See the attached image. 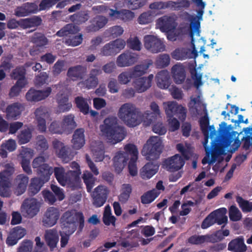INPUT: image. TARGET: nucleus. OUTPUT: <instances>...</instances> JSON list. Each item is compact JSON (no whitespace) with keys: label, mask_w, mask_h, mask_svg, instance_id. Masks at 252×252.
Instances as JSON below:
<instances>
[{"label":"nucleus","mask_w":252,"mask_h":252,"mask_svg":"<svg viewBox=\"0 0 252 252\" xmlns=\"http://www.w3.org/2000/svg\"><path fill=\"white\" fill-rule=\"evenodd\" d=\"M137 21L140 25H146L153 21V16L150 11L143 12L138 18Z\"/></svg>","instance_id":"54"},{"label":"nucleus","mask_w":252,"mask_h":252,"mask_svg":"<svg viewBox=\"0 0 252 252\" xmlns=\"http://www.w3.org/2000/svg\"><path fill=\"white\" fill-rule=\"evenodd\" d=\"M78 31L77 27L72 24H68L58 31L56 35L59 37L67 36L70 34H74Z\"/></svg>","instance_id":"41"},{"label":"nucleus","mask_w":252,"mask_h":252,"mask_svg":"<svg viewBox=\"0 0 252 252\" xmlns=\"http://www.w3.org/2000/svg\"><path fill=\"white\" fill-rule=\"evenodd\" d=\"M133 86L138 93H142L150 88L149 84L147 83L144 77L136 79L133 82Z\"/></svg>","instance_id":"49"},{"label":"nucleus","mask_w":252,"mask_h":252,"mask_svg":"<svg viewBox=\"0 0 252 252\" xmlns=\"http://www.w3.org/2000/svg\"><path fill=\"white\" fill-rule=\"evenodd\" d=\"M35 119L37 123V129L40 132H44L46 130L45 119L49 117L47 109L43 106L37 108L34 112Z\"/></svg>","instance_id":"17"},{"label":"nucleus","mask_w":252,"mask_h":252,"mask_svg":"<svg viewBox=\"0 0 252 252\" xmlns=\"http://www.w3.org/2000/svg\"><path fill=\"white\" fill-rule=\"evenodd\" d=\"M85 130L83 128L76 129L73 134L71 140L73 148L79 150L84 146L85 144Z\"/></svg>","instance_id":"23"},{"label":"nucleus","mask_w":252,"mask_h":252,"mask_svg":"<svg viewBox=\"0 0 252 252\" xmlns=\"http://www.w3.org/2000/svg\"><path fill=\"white\" fill-rule=\"evenodd\" d=\"M118 115L129 127H133L140 124V111L131 103L123 104L119 109Z\"/></svg>","instance_id":"4"},{"label":"nucleus","mask_w":252,"mask_h":252,"mask_svg":"<svg viewBox=\"0 0 252 252\" xmlns=\"http://www.w3.org/2000/svg\"><path fill=\"white\" fill-rule=\"evenodd\" d=\"M53 172L57 180L59 183L62 186H65L67 184V182L69 180L67 179L66 173L63 167H55L53 169Z\"/></svg>","instance_id":"34"},{"label":"nucleus","mask_w":252,"mask_h":252,"mask_svg":"<svg viewBox=\"0 0 252 252\" xmlns=\"http://www.w3.org/2000/svg\"><path fill=\"white\" fill-rule=\"evenodd\" d=\"M151 63L140 64L135 66L132 70L130 71L133 78L140 77L144 75L149 68Z\"/></svg>","instance_id":"44"},{"label":"nucleus","mask_w":252,"mask_h":252,"mask_svg":"<svg viewBox=\"0 0 252 252\" xmlns=\"http://www.w3.org/2000/svg\"><path fill=\"white\" fill-rule=\"evenodd\" d=\"M31 41L38 47H43L48 43V40L45 35L39 32H35L31 36Z\"/></svg>","instance_id":"36"},{"label":"nucleus","mask_w":252,"mask_h":252,"mask_svg":"<svg viewBox=\"0 0 252 252\" xmlns=\"http://www.w3.org/2000/svg\"><path fill=\"white\" fill-rule=\"evenodd\" d=\"M109 190L104 186H98L95 188L91 195L93 198V204L95 207H100L105 203Z\"/></svg>","instance_id":"12"},{"label":"nucleus","mask_w":252,"mask_h":252,"mask_svg":"<svg viewBox=\"0 0 252 252\" xmlns=\"http://www.w3.org/2000/svg\"><path fill=\"white\" fill-rule=\"evenodd\" d=\"M40 207V204L36 199L30 198L23 201L20 210L24 217L31 219L37 214Z\"/></svg>","instance_id":"7"},{"label":"nucleus","mask_w":252,"mask_h":252,"mask_svg":"<svg viewBox=\"0 0 252 252\" xmlns=\"http://www.w3.org/2000/svg\"><path fill=\"white\" fill-rule=\"evenodd\" d=\"M45 240L50 250L53 251L57 247L59 241V235L57 230L52 229L46 230L45 233Z\"/></svg>","instance_id":"28"},{"label":"nucleus","mask_w":252,"mask_h":252,"mask_svg":"<svg viewBox=\"0 0 252 252\" xmlns=\"http://www.w3.org/2000/svg\"><path fill=\"white\" fill-rule=\"evenodd\" d=\"M185 163V159L179 154H176L165 159L162 162V167L169 172H174L180 170Z\"/></svg>","instance_id":"10"},{"label":"nucleus","mask_w":252,"mask_h":252,"mask_svg":"<svg viewBox=\"0 0 252 252\" xmlns=\"http://www.w3.org/2000/svg\"><path fill=\"white\" fill-rule=\"evenodd\" d=\"M116 117H109L100 125L101 132L107 138L116 143L122 141L125 137L126 131L124 126H120Z\"/></svg>","instance_id":"2"},{"label":"nucleus","mask_w":252,"mask_h":252,"mask_svg":"<svg viewBox=\"0 0 252 252\" xmlns=\"http://www.w3.org/2000/svg\"><path fill=\"white\" fill-rule=\"evenodd\" d=\"M162 140L158 136L150 137L142 150L143 155L149 160L158 159L162 153Z\"/></svg>","instance_id":"5"},{"label":"nucleus","mask_w":252,"mask_h":252,"mask_svg":"<svg viewBox=\"0 0 252 252\" xmlns=\"http://www.w3.org/2000/svg\"><path fill=\"white\" fill-rule=\"evenodd\" d=\"M157 26L161 32H167L175 29L177 24L173 16L164 15L157 20Z\"/></svg>","instance_id":"15"},{"label":"nucleus","mask_w":252,"mask_h":252,"mask_svg":"<svg viewBox=\"0 0 252 252\" xmlns=\"http://www.w3.org/2000/svg\"><path fill=\"white\" fill-rule=\"evenodd\" d=\"M61 0H41L39 4L40 11L47 10Z\"/></svg>","instance_id":"59"},{"label":"nucleus","mask_w":252,"mask_h":252,"mask_svg":"<svg viewBox=\"0 0 252 252\" xmlns=\"http://www.w3.org/2000/svg\"><path fill=\"white\" fill-rule=\"evenodd\" d=\"M32 137V132L29 128L20 131L17 136L18 142L20 145L25 144L31 140Z\"/></svg>","instance_id":"47"},{"label":"nucleus","mask_w":252,"mask_h":252,"mask_svg":"<svg viewBox=\"0 0 252 252\" xmlns=\"http://www.w3.org/2000/svg\"><path fill=\"white\" fill-rule=\"evenodd\" d=\"M35 6L33 3H27L24 5L18 7L15 10V14L18 17L27 16L34 11L32 9Z\"/></svg>","instance_id":"35"},{"label":"nucleus","mask_w":252,"mask_h":252,"mask_svg":"<svg viewBox=\"0 0 252 252\" xmlns=\"http://www.w3.org/2000/svg\"><path fill=\"white\" fill-rule=\"evenodd\" d=\"M228 250L232 252H245L247 248L242 236L232 240L228 245Z\"/></svg>","instance_id":"24"},{"label":"nucleus","mask_w":252,"mask_h":252,"mask_svg":"<svg viewBox=\"0 0 252 252\" xmlns=\"http://www.w3.org/2000/svg\"><path fill=\"white\" fill-rule=\"evenodd\" d=\"M14 172V168L9 166L0 172V196L2 197L10 196L11 179Z\"/></svg>","instance_id":"6"},{"label":"nucleus","mask_w":252,"mask_h":252,"mask_svg":"<svg viewBox=\"0 0 252 252\" xmlns=\"http://www.w3.org/2000/svg\"><path fill=\"white\" fill-rule=\"evenodd\" d=\"M166 114L170 119L176 116L181 120H185L186 118L187 110L181 105L175 101L168 102L165 106Z\"/></svg>","instance_id":"9"},{"label":"nucleus","mask_w":252,"mask_h":252,"mask_svg":"<svg viewBox=\"0 0 252 252\" xmlns=\"http://www.w3.org/2000/svg\"><path fill=\"white\" fill-rule=\"evenodd\" d=\"M41 18L34 16L32 18H28L20 20V27L24 29L36 27L41 24Z\"/></svg>","instance_id":"31"},{"label":"nucleus","mask_w":252,"mask_h":252,"mask_svg":"<svg viewBox=\"0 0 252 252\" xmlns=\"http://www.w3.org/2000/svg\"><path fill=\"white\" fill-rule=\"evenodd\" d=\"M29 181V177L23 174L18 175L14 180V191L17 196L23 194L26 190Z\"/></svg>","instance_id":"18"},{"label":"nucleus","mask_w":252,"mask_h":252,"mask_svg":"<svg viewBox=\"0 0 252 252\" xmlns=\"http://www.w3.org/2000/svg\"><path fill=\"white\" fill-rule=\"evenodd\" d=\"M49 130L52 133L62 134L65 129L62 124L61 125L59 122L53 121L49 126Z\"/></svg>","instance_id":"58"},{"label":"nucleus","mask_w":252,"mask_h":252,"mask_svg":"<svg viewBox=\"0 0 252 252\" xmlns=\"http://www.w3.org/2000/svg\"><path fill=\"white\" fill-rule=\"evenodd\" d=\"M231 128V125L227 126V124L222 122L220 125L219 132L220 136L212 142L211 147L207 146L209 139V131L203 133L205 138L203 145L205 149L206 154L208 157L212 155V161H216L220 155L223 154L224 149L230 146V151L233 153L238 150L241 145V141L238 136L236 131L229 132Z\"/></svg>","instance_id":"1"},{"label":"nucleus","mask_w":252,"mask_h":252,"mask_svg":"<svg viewBox=\"0 0 252 252\" xmlns=\"http://www.w3.org/2000/svg\"><path fill=\"white\" fill-rule=\"evenodd\" d=\"M33 242L31 240H26L23 242L21 246L18 248L17 252H31Z\"/></svg>","instance_id":"64"},{"label":"nucleus","mask_w":252,"mask_h":252,"mask_svg":"<svg viewBox=\"0 0 252 252\" xmlns=\"http://www.w3.org/2000/svg\"><path fill=\"white\" fill-rule=\"evenodd\" d=\"M138 58L139 55L137 54L126 51L118 57L116 63L119 67L129 66L137 62Z\"/></svg>","instance_id":"16"},{"label":"nucleus","mask_w":252,"mask_h":252,"mask_svg":"<svg viewBox=\"0 0 252 252\" xmlns=\"http://www.w3.org/2000/svg\"><path fill=\"white\" fill-rule=\"evenodd\" d=\"M215 211H217L216 218H215V223L219 225L226 223L228 219L227 217L224 215L226 212V209L224 208H222Z\"/></svg>","instance_id":"51"},{"label":"nucleus","mask_w":252,"mask_h":252,"mask_svg":"<svg viewBox=\"0 0 252 252\" xmlns=\"http://www.w3.org/2000/svg\"><path fill=\"white\" fill-rule=\"evenodd\" d=\"M156 80L158 86L163 89L168 88L170 85V75L166 70H162L156 75Z\"/></svg>","instance_id":"27"},{"label":"nucleus","mask_w":252,"mask_h":252,"mask_svg":"<svg viewBox=\"0 0 252 252\" xmlns=\"http://www.w3.org/2000/svg\"><path fill=\"white\" fill-rule=\"evenodd\" d=\"M108 19L104 16L98 15L90 20V24L86 27L88 32H95L103 28L107 23Z\"/></svg>","instance_id":"20"},{"label":"nucleus","mask_w":252,"mask_h":252,"mask_svg":"<svg viewBox=\"0 0 252 252\" xmlns=\"http://www.w3.org/2000/svg\"><path fill=\"white\" fill-rule=\"evenodd\" d=\"M87 73V67L81 65H77L68 68L67 76L75 81L81 80L85 76Z\"/></svg>","instance_id":"22"},{"label":"nucleus","mask_w":252,"mask_h":252,"mask_svg":"<svg viewBox=\"0 0 252 252\" xmlns=\"http://www.w3.org/2000/svg\"><path fill=\"white\" fill-rule=\"evenodd\" d=\"M109 16L113 19H120L124 22H127L133 19L134 13L127 9H123L121 10H117L110 9Z\"/></svg>","instance_id":"19"},{"label":"nucleus","mask_w":252,"mask_h":252,"mask_svg":"<svg viewBox=\"0 0 252 252\" xmlns=\"http://www.w3.org/2000/svg\"><path fill=\"white\" fill-rule=\"evenodd\" d=\"M58 109L60 113L68 111L72 107V104L68 101V97L62 94L57 96Z\"/></svg>","instance_id":"29"},{"label":"nucleus","mask_w":252,"mask_h":252,"mask_svg":"<svg viewBox=\"0 0 252 252\" xmlns=\"http://www.w3.org/2000/svg\"><path fill=\"white\" fill-rule=\"evenodd\" d=\"M159 165L154 162L147 163L140 171V177L144 180L152 178L158 171Z\"/></svg>","instance_id":"21"},{"label":"nucleus","mask_w":252,"mask_h":252,"mask_svg":"<svg viewBox=\"0 0 252 252\" xmlns=\"http://www.w3.org/2000/svg\"><path fill=\"white\" fill-rule=\"evenodd\" d=\"M52 92L51 87H47L43 90H36L31 88L26 94V98L28 101L38 102L48 97Z\"/></svg>","instance_id":"14"},{"label":"nucleus","mask_w":252,"mask_h":252,"mask_svg":"<svg viewBox=\"0 0 252 252\" xmlns=\"http://www.w3.org/2000/svg\"><path fill=\"white\" fill-rule=\"evenodd\" d=\"M7 119H16L21 114L20 107L18 103H13L9 105L6 109Z\"/></svg>","instance_id":"43"},{"label":"nucleus","mask_w":252,"mask_h":252,"mask_svg":"<svg viewBox=\"0 0 252 252\" xmlns=\"http://www.w3.org/2000/svg\"><path fill=\"white\" fill-rule=\"evenodd\" d=\"M100 54L104 56H113L117 54L116 49L113 46L110 42L105 44L100 50Z\"/></svg>","instance_id":"57"},{"label":"nucleus","mask_w":252,"mask_h":252,"mask_svg":"<svg viewBox=\"0 0 252 252\" xmlns=\"http://www.w3.org/2000/svg\"><path fill=\"white\" fill-rule=\"evenodd\" d=\"M74 118V117L72 114L64 116L62 124L65 130L69 129H73L76 126V123Z\"/></svg>","instance_id":"50"},{"label":"nucleus","mask_w":252,"mask_h":252,"mask_svg":"<svg viewBox=\"0 0 252 252\" xmlns=\"http://www.w3.org/2000/svg\"><path fill=\"white\" fill-rule=\"evenodd\" d=\"M78 223L79 229L81 231L84 226V217L82 212H77L75 210L66 211L60 219L62 229L67 230L68 233H74Z\"/></svg>","instance_id":"3"},{"label":"nucleus","mask_w":252,"mask_h":252,"mask_svg":"<svg viewBox=\"0 0 252 252\" xmlns=\"http://www.w3.org/2000/svg\"><path fill=\"white\" fill-rule=\"evenodd\" d=\"M205 235H194L189 238L188 243L192 245H201L205 243Z\"/></svg>","instance_id":"63"},{"label":"nucleus","mask_w":252,"mask_h":252,"mask_svg":"<svg viewBox=\"0 0 252 252\" xmlns=\"http://www.w3.org/2000/svg\"><path fill=\"white\" fill-rule=\"evenodd\" d=\"M170 61L169 55L163 54L159 55L155 62V65L157 68H162L167 66Z\"/></svg>","instance_id":"46"},{"label":"nucleus","mask_w":252,"mask_h":252,"mask_svg":"<svg viewBox=\"0 0 252 252\" xmlns=\"http://www.w3.org/2000/svg\"><path fill=\"white\" fill-rule=\"evenodd\" d=\"M45 183V182L38 177L32 178L28 188L29 195L32 196L37 194Z\"/></svg>","instance_id":"30"},{"label":"nucleus","mask_w":252,"mask_h":252,"mask_svg":"<svg viewBox=\"0 0 252 252\" xmlns=\"http://www.w3.org/2000/svg\"><path fill=\"white\" fill-rule=\"evenodd\" d=\"M172 77L177 84H182L186 78V72L184 68L178 64H175L171 68Z\"/></svg>","instance_id":"26"},{"label":"nucleus","mask_w":252,"mask_h":252,"mask_svg":"<svg viewBox=\"0 0 252 252\" xmlns=\"http://www.w3.org/2000/svg\"><path fill=\"white\" fill-rule=\"evenodd\" d=\"M229 217L230 220L236 221L240 220L242 217L241 213L237 207L232 205L229 210Z\"/></svg>","instance_id":"56"},{"label":"nucleus","mask_w":252,"mask_h":252,"mask_svg":"<svg viewBox=\"0 0 252 252\" xmlns=\"http://www.w3.org/2000/svg\"><path fill=\"white\" fill-rule=\"evenodd\" d=\"M81 171L78 170H69L66 172V178L68 179L69 181L67 182V185H70L74 182H77L79 180V175Z\"/></svg>","instance_id":"60"},{"label":"nucleus","mask_w":252,"mask_h":252,"mask_svg":"<svg viewBox=\"0 0 252 252\" xmlns=\"http://www.w3.org/2000/svg\"><path fill=\"white\" fill-rule=\"evenodd\" d=\"M60 216V212L58 208L54 207H49L42 217V225L46 227L54 226L57 223Z\"/></svg>","instance_id":"13"},{"label":"nucleus","mask_w":252,"mask_h":252,"mask_svg":"<svg viewBox=\"0 0 252 252\" xmlns=\"http://www.w3.org/2000/svg\"><path fill=\"white\" fill-rule=\"evenodd\" d=\"M53 173V169L48 164H43L37 169V174L39 176L38 178L45 183L49 180Z\"/></svg>","instance_id":"32"},{"label":"nucleus","mask_w":252,"mask_h":252,"mask_svg":"<svg viewBox=\"0 0 252 252\" xmlns=\"http://www.w3.org/2000/svg\"><path fill=\"white\" fill-rule=\"evenodd\" d=\"M90 18L88 11H80L70 16V19L74 23L80 25L85 23Z\"/></svg>","instance_id":"37"},{"label":"nucleus","mask_w":252,"mask_h":252,"mask_svg":"<svg viewBox=\"0 0 252 252\" xmlns=\"http://www.w3.org/2000/svg\"><path fill=\"white\" fill-rule=\"evenodd\" d=\"M76 107L84 115H87L89 113V106L87 99L82 96H77L74 99Z\"/></svg>","instance_id":"38"},{"label":"nucleus","mask_w":252,"mask_h":252,"mask_svg":"<svg viewBox=\"0 0 252 252\" xmlns=\"http://www.w3.org/2000/svg\"><path fill=\"white\" fill-rule=\"evenodd\" d=\"M158 116L154 115L152 112L147 110L144 113L140 112V123L143 122L146 126H150L157 118Z\"/></svg>","instance_id":"45"},{"label":"nucleus","mask_w":252,"mask_h":252,"mask_svg":"<svg viewBox=\"0 0 252 252\" xmlns=\"http://www.w3.org/2000/svg\"><path fill=\"white\" fill-rule=\"evenodd\" d=\"M236 200L243 212L249 213L252 211V202L245 200L240 196H237Z\"/></svg>","instance_id":"48"},{"label":"nucleus","mask_w":252,"mask_h":252,"mask_svg":"<svg viewBox=\"0 0 252 252\" xmlns=\"http://www.w3.org/2000/svg\"><path fill=\"white\" fill-rule=\"evenodd\" d=\"M124 152L122 153L125 156L127 157V158L130 160H137L138 151L136 146L133 144L128 143L126 144L124 147Z\"/></svg>","instance_id":"33"},{"label":"nucleus","mask_w":252,"mask_h":252,"mask_svg":"<svg viewBox=\"0 0 252 252\" xmlns=\"http://www.w3.org/2000/svg\"><path fill=\"white\" fill-rule=\"evenodd\" d=\"M131 192V186L129 184H123L122 188V192L118 196L119 200L123 204L126 203L129 199Z\"/></svg>","instance_id":"39"},{"label":"nucleus","mask_w":252,"mask_h":252,"mask_svg":"<svg viewBox=\"0 0 252 252\" xmlns=\"http://www.w3.org/2000/svg\"><path fill=\"white\" fill-rule=\"evenodd\" d=\"M128 160L127 157L124 155L122 151H119L116 153L113 160L114 167L118 173H120L123 170L127 164Z\"/></svg>","instance_id":"25"},{"label":"nucleus","mask_w":252,"mask_h":252,"mask_svg":"<svg viewBox=\"0 0 252 252\" xmlns=\"http://www.w3.org/2000/svg\"><path fill=\"white\" fill-rule=\"evenodd\" d=\"M83 179L86 186L87 190L88 192H91L92 189L94 186L95 178L93 175L89 171H86L83 175Z\"/></svg>","instance_id":"40"},{"label":"nucleus","mask_w":252,"mask_h":252,"mask_svg":"<svg viewBox=\"0 0 252 252\" xmlns=\"http://www.w3.org/2000/svg\"><path fill=\"white\" fill-rule=\"evenodd\" d=\"M145 48L153 53L164 51L165 46L160 39L153 35H146L144 37Z\"/></svg>","instance_id":"11"},{"label":"nucleus","mask_w":252,"mask_h":252,"mask_svg":"<svg viewBox=\"0 0 252 252\" xmlns=\"http://www.w3.org/2000/svg\"><path fill=\"white\" fill-rule=\"evenodd\" d=\"M125 1L127 7L132 10L139 9L144 5L143 0H126Z\"/></svg>","instance_id":"61"},{"label":"nucleus","mask_w":252,"mask_h":252,"mask_svg":"<svg viewBox=\"0 0 252 252\" xmlns=\"http://www.w3.org/2000/svg\"><path fill=\"white\" fill-rule=\"evenodd\" d=\"M127 42L129 48L133 50L139 51L141 49V43L137 36L128 39Z\"/></svg>","instance_id":"62"},{"label":"nucleus","mask_w":252,"mask_h":252,"mask_svg":"<svg viewBox=\"0 0 252 252\" xmlns=\"http://www.w3.org/2000/svg\"><path fill=\"white\" fill-rule=\"evenodd\" d=\"M93 156L96 162L101 161L104 158V151L102 146L94 148L92 149Z\"/></svg>","instance_id":"55"},{"label":"nucleus","mask_w":252,"mask_h":252,"mask_svg":"<svg viewBox=\"0 0 252 252\" xmlns=\"http://www.w3.org/2000/svg\"><path fill=\"white\" fill-rule=\"evenodd\" d=\"M53 146L56 150L58 157L63 162H68L73 158L74 152L69 147L65 146L62 142L56 139L53 141Z\"/></svg>","instance_id":"8"},{"label":"nucleus","mask_w":252,"mask_h":252,"mask_svg":"<svg viewBox=\"0 0 252 252\" xmlns=\"http://www.w3.org/2000/svg\"><path fill=\"white\" fill-rule=\"evenodd\" d=\"M217 213V211H214L203 220L201 224L202 229H206L215 223Z\"/></svg>","instance_id":"53"},{"label":"nucleus","mask_w":252,"mask_h":252,"mask_svg":"<svg viewBox=\"0 0 252 252\" xmlns=\"http://www.w3.org/2000/svg\"><path fill=\"white\" fill-rule=\"evenodd\" d=\"M159 194L156 189H152L144 193L141 196V203L143 204L152 202Z\"/></svg>","instance_id":"42"},{"label":"nucleus","mask_w":252,"mask_h":252,"mask_svg":"<svg viewBox=\"0 0 252 252\" xmlns=\"http://www.w3.org/2000/svg\"><path fill=\"white\" fill-rule=\"evenodd\" d=\"M190 52V50L186 48L176 49L172 53V57L176 60L187 59Z\"/></svg>","instance_id":"52"}]
</instances>
